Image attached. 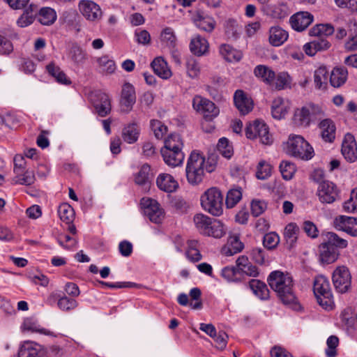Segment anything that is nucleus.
Instances as JSON below:
<instances>
[{"instance_id":"obj_30","label":"nucleus","mask_w":357,"mask_h":357,"mask_svg":"<svg viewBox=\"0 0 357 357\" xmlns=\"http://www.w3.org/2000/svg\"><path fill=\"white\" fill-rule=\"evenodd\" d=\"M220 54L228 62H238L242 58V53L231 46L222 44L219 48Z\"/></svg>"},{"instance_id":"obj_19","label":"nucleus","mask_w":357,"mask_h":357,"mask_svg":"<svg viewBox=\"0 0 357 357\" xmlns=\"http://www.w3.org/2000/svg\"><path fill=\"white\" fill-rule=\"evenodd\" d=\"M161 155L164 162L168 166L174 167L181 165L185 158V155L182 151L165 148L161 149Z\"/></svg>"},{"instance_id":"obj_7","label":"nucleus","mask_w":357,"mask_h":357,"mask_svg":"<svg viewBox=\"0 0 357 357\" xmlns=\"http://www.w3.org/2000/svg\"><path fill=\"white\" fill-rule=\"evenodd\" d=\"M192 107L201 113L206 121H211L219 114L220 110L215 105L208 99L196 96L192 100Z\"/></svg>"},{"instance_id":"obj_25","label":"nucleus","mask_w":357,"mask_h":357,"mask_svg":"<svg viewBox=\"0 0 357 357\" xmlns=\"http://www.w3.org/2000/svg\"><path fill=\"white\" fill-rule=\"evenodd\" d=\"M348 71L344 67H336L331 71L330 76L331 85L335 88L342 86L347 80Z\"/></svg>"},{"instance_id":"obj_31","label":"nucleus","mask_w":357,"mask_h":357,"mask_svg":"<svg viewBox=\"0 0 357 357\" xmlns=\"http://www.w3.org/2000/svg\"><path fill=\"white\" fill-rule=\"evenodd\" d=\"M225 34L228 39L236 40L241 32V26L234 19H228L224 23Z\"/></svg>"},{"instance_id":"obj_15","label":"nucleus","mask_w":357,"mask_h":357,"mask_svg":"<svg viewBox=\"0 0 357 357\" xmlns=\"http://www.w3.org/2000/svg\"><path fill=\"white\" fill-rule=\"evenodd\" d=\"M136 101L135 91L132 84L126 83L123 84L121 96V111L128 114L131 111Z\"/></svg>"},{"instance_id":"obj_44","label":"nucleus","mask_w":357,"mask_h":357,"mask_svg":"<svg viewBox=\"0 0 357 357\" xmlns=\"http://www.w3.org/2000/svg\"><path fill=\"white\" fill-rule=\"evenodd\" d=\"M328 70L325 66H320L314 73V81L316 88L324 89L327 86Z\"/></svg>"},{"instance_id":"obj_42","label":"nucleus","mask_w":357,"mask_h":357,"mask_svg":"<svg viewBox=\"0 0 357 357\" xmlns=\"http://www.w3.org/2000/svg\"><path fill=\"white\" fill-rule=\"evenodd\" d=\"M254 73L268 84H271L275 79V73L265 66H257L254 70Z\"/></svg>"},{"instance_id":"obj_33","label":"nucleus","mask_w":357,"mask_h":357,"mask_svg":"<svg viewBox=\"0 0 357 357\" xmlns=\"http://www.w3.org/2000/svg\"><path fill=\"white\" fill-rule=\"evenodd\" d=\"M320 259L321 262L331 264L337 259V253L334 248L331 247L324 241L320 245Z\"/></svg>"},{"instance_id":"obj_21","label":"nucleus","mask_w":357,"mask_h":357,"mask_svg":"<svg viewBox=\"0 0 357 357\" xmlns=\"http://www.w3.org/2000/svg\"><path fill=\"white\" fill-rule=\"evenodd\" d=\"M209 44L207 40L199 35L191 39L190 43V52L197 56L205 55L208 51Z\"/></svg>"},{"instance_id":"obj_47","label":"nucleus","mask_w":357,"mask_h":357,"mask_svg":"<svg viewBox=\"0 0 357 357\" xmlns=\"http://www.w3.org/2000/svg\"><path fill=\"white\" fill-rule=\"evenodd\" d=\"M183 147V143L181 136L178 134H171L165 140L163 148L182 151Z\"/></svg>"},{"instance_id":"obj_63","label":"nucleus","mask_w":357,"mask_h":357,"mask_svg":"<svg viewBox=\"0 0 357 357\" xmlns=\"http://www.w3.org/2000/svg\"><path fill=\"white\" fill-rule=\"evenodd\" d=\"M280 238L278 234L274 232L266 234L264 236L263 244L268 249L275 248L279 243Z\"/></svg>"},{"instance_id":"obj_29","label":"nucleus","mask_w":357,"mask_h":357,"mask_svg":"<svg viewBox=\"0 0 357 357\" xmlns=\"http://www.w3.org/2000/svg\"><path fill=\"white\" fill-rule=\"evenodd\" d=\"M250 289L253 294L261 300H266L269 298V290L267 285L256 279H252L249 282Z\"/></svg>"},{"instance_id":"obj_26","label":"nucleus","mask_w":357,"mask_h":357,"mask_svg":"<svg viewBox=\"0 0 357 357\" xmlns=\"http://www.w3.org/2000/svg\"><path fill=\"white\" fill-rule=\"evenodd\" d=\"M288 33L279 26H273L269 30V43L273 46H280L288 38Z\"/></svg>"},{"instance_id":"obj_32","label":"nucleus","mask_w":357,"mask_h":357,"mask_svg":"<svg viewBox=\"0 0 357 357\" xmlns=\"http://www.w3.org/2000/svg\"><path fill=\"white\" fill-rule=\"evenodd\" d=\"M154 73L162 79H167L172 75L166 61L161 57L155 58L151 63Z\"/></svg>"},{"instance_id":"obj_55","label":"nucleus","mask_w":357,"mask_h":357,"mask_svg":"<svg viewBox=\"0 0 357 357\" xmlns=\"http://www.w3.org/2000/svg\"><path fill=\"white\" fill-rule=\"evenodd\" d=\"M343 208L348 213L357 211V188L352 190L349 199L343 204Z\"/></svg>"},{"instance_id":"obj_22","label":"nucleus","mask_w":357,"mask_h":357,"mask_svg":"<svg viewBox=\"0 0 357 357\" xmlns=\"http://www.w3.org/2000/svg\"><path fill=\"white\" fill-rule=\"evenodd\" d=\"M289 109V102L282 98L278 97L272 102L271 114L275 119H281L287 114Z\"/></svg>"},{"instance_id":"obj_4","label":"nucleus","mask_w":357,"mask_h":357,"mask_svg":"<svg viewBox=\"0 0 357 357\" xmlns=\"http://www.w3.org/2000/svg\"><path fill=\"white\" fill-rule=\"evenodd\" d=\"M287 153L307 160L313 157L314 149L302 136L291 135L287 142Z\"/></svg>"},{"instance_id":"obj_60","label":"nucleus","mask_w":357,"mask_h":357,"mask_svg":"<svg viewBox=\"0 0 357 357\" xmlns=\"http://www.w3.org/2000/svg\"><path fill=\"white\" fill-rule=\"evenodd\" d=\"M339 343V339L335 335L330 336L326 342L327 349L326 350V354L328 357H335L337 355L336 347Z\"/></svg>"},{"instance_id":"obj_53","label":"nucleus","mask_w":357,"mask_h":357,"mask_svg":"<svg viewBox=\"0 0 357 357\" xmlns=\"http://www.w3.org/2000/svg\"><path fill=\"white\" fill-rule=\"evenodd\" d=\"M280 170L285 180H290L296 172V166L289 161H282L280 165Z\"/></svg>"},{"instance_id":"obj_28","label":"nucleus","mask_w":357,"mask_h":357,"mask_svg":"<svg viewBox=\"0 0 357 357\" xmlns=\"http://www.w3.org/2000/svg\"><path fill=\"white\" fill-rule=\"evenodd\" d=\"M139 135V128L135 123L126 125L122 130V138L128 144H133L137 141Z\"/></svg>"},{"instance_id":"obj_45","label":"nucleus","mask_w":357,"mask_h":357,"mask_svg":"<svg viewBox=\"0 0 357 357\" xmlns=\"http://www.w3.org/2000/svg\"><path fill=\"white\" fill-rule=\"evenodd\" d=\"M58 213L60 219L63 222H65L67 224L73 222L75 217V212L74 209L70 204L67 203L61 204L58 208Z\"/></svg>"},{"instance_id":"obj_51","label":"nucleus","mask_w":357,"mask_h":357,"mask_svg":"<svg viewBox=\"0 0 357 357\" xmlns=\"http://www.w3.org/2000/svg\"><path fill=\"white\" fill-rule=\"evenodd\" d=\"M242 192L241 188L231 189L228 191L225 204L227 208H233L241 199Z\"/></svg>"},{"instance_id":"obj_5","label":"nucleus","mask_w":357,"mask_h":357,"mask_svg":"<svg viewBox=\"0 0 357 357\" xmlns=\"http://www.w3.org/2000/svg\"><path fill=\"white\" fill-rule=\"evenodd\" d=\"M313 291L318 303L325 310H331L334 305L333 297L328 279L319 275L314 279Z\"/></svg>"},{"instance_id":"obj_14","label":"nucleus","mask_w":357,"mask_h":357,"mask_svg":"<svg viewBox=\"0 0 357 357\" xmlns=\"http://www.w3.org/2000/svg\"><path fill=\"white\" fill-rule=\"evenodd\" d=\"M79 8L84 17L91 22H97L102 17L100 6L89 0H83L79 4Z\"/></svg>"},{"instance_id":"obj_3","label":"nucleus","mask_w":357,"mask_h":357,"mask_svg":"<svg viewBox=\"0 0 357 357\" xmlns=\"http://www.w3.org/2000/svg\"><path fill=\"white\" fill-rule=\"evenodd\" d=\"M314 180L319 183L317 195L322 204H332L340 199V191L337 185L330 181H321L323 172L316 170L314 172Z\"/></svg>"},{"instance_id":"obj_40","label":"nucleus","mask_w":357,"mask_h":357,"mask_svg":"<svg viewBox=\"0 0 357 357\" xmlns=\"http://www.w3.org/2000/svg\"><path fill=\"white\" fill-rule=\"evenodd\" d=\"M324 241L331 247H336L341 249L347 247V241L333 232H326L324 234Z\"/></svg>"},{"instance_id":"obj_6","label":"nucleus","mask_w":357,"mask_h":357,"mask_svg":"<svg viewBox=\"0 0 357 357\" xmlns=\"http://www.w3.org/2000/svg\"><path fill=\"white\" fill-rule=\"evenodd\" d=\"M202 208L213 215L218 216L222 213L223 196L217 188L208 189L201 197Z\"/></svg>"},{"instance_id":"obj_38","label":"nucleus","mask_w":357,"mask_h":357,"mask_svg":"<svg viewBox=\"0 0 357 357\" xmlns=\"http://www.w3.org/2000/svg\"><path fill=\"white\" fill-rule=\"evenodd\" d=\"M35 181L36 177L33 171L26 168L24 169L22 173L15 174V177L13 178L14 183L24 185H31Z\"/></svg>"},{"instance_id":"obj_59","label":"nucleus","mask_w":357,"mask_h":357,"mask_svg":"<svg viewBox=\"0 0 357 357\" xmlns=\"http://www.w3.org/2000/svg\"><path fill=\"white\" fill-rule=\"evenodd\" d=\"M266 203L260 199H253L251 202V213L255 217L261 215L266 209Z\"/></svg>"},{"instance_id":"obj_62","label":"nucleus","mask_w":357,"mask_h":357,"mask_svg":"<svg viewBox=\"0 0 357 357\" xmlns=\"http://www.w3.org/2000/svg\"><path fill=\"white\" fill-rule=\"evenodd\" d=\"M57 305L61 310L68 311L75 308L77 303L75 300L64 296L59 298Z\"/></svg>"},{"instance_id":"obj_2","label":"nucleus","mask_w":357,"mask_h":357,"mask_svg":"<svg viewBox=\"0 0 357 357\" xmlns=\"http://www.w3.org/2000/svg\"><path fill=\"white\" fill-rule=\"evenodd\" d=\"M205 158L198 151H192L188 159L185 174L189 183H200L204 176Z\"/></svg>"},{"instance_id":"obj_8","label":"nucleus","mask_w":357,"mask_h":357,"mask_svg":"<svg viewBox=\"0 0 357 357\" xmlns=\"http://www.w3.org/2000/svg\"><path fill=\"white\" fill-rule=\"evenodd\" d=\"M245 135L249 139L259 138L264 144H269L272 142L268 126L259 120H256L247 126Z\"/></svg>"},{"instance_id":"obj_39","label":"nucleus","mask_w":357,"mask_h":357,"mask_svg":"<svg viewBox=\"0 0 357 357\" xmlns=\"http://www.w3.org/2000/svg\"><path fill=\"white\" fill-rule=\"evenodd\" d=\"M266 14L275 19H284L289 14V8L285 3H279L269 6L266 10Z\"/></svg>"},{"instance_id":"obj_35","label":"nucleus","mask_w":357,"mask_h":357,"mask_svg":"<svg viewBox=\"0 0 357 357\" xmlns=\"http://www.w3.org/2000/svg\"><path fill=\"white\" fill-rule=\"evenodd\" d=\"M194 21L197 28L208 33H211L214 30L216 24L215 21L213 17L209 16H203L201 15H197Z\"/></svg>"},{"instance_id":"obj_64","label":"nucleus","mask_w":357,"mask_h":357,"mask_svg":"<svg viewBox=\"0 0 357 357\" xmlns=\"http://www.w3.org/2000/svg\"><path fill=\"white\" fill-rule=\"evenodd\" d=\"M238 272L240 271L234 266H227L222 270L221 275L228 282H236V274Z\"/></svg>"},{"instance_id":"obj_34","label":"nucleus","mask_w":357,"mask_h":357,"mask_svg":"<svg viewBox=\"0 0 357 357\" xmlns=\"http://www.w3.org/2000/svg\"><path fill=\"white\" fill-rule=\"evenodd\" d=\"M208 232L206 236H212L215 238H220L227 233V228L225 225L219 220L213 218L208 227Z\"/></svg>"},{"instance_id":"obj_52","label":"nucleus","mask_w":357,"mask_h":357,"mask_svg":"<svg viewBox=\"0 0 357 357\" xmlns=\"http://www.w3.org/2000/svg\"><path fill=\"white\" fill-rule=\"evenodd\" d=\"M151 176V167L148 164H144L137 174L135 182L139 185H144L149 181Z\"/></svg>"},{"instance_id":"obj_57","label":"nucleus","mask_w":357,"mask_h":357,"mask_svg":"<svg viewBox=\"0 0 357 357\" xmlns=\"http://www.w3.org/2000/svg\"><path fill=\"white\" fill-rule=\"evenodd\" d=\"M289 82V76L286 73H280L277 77L275 76L273 82L271 83L273 87L278 90L283 89Z\"/></svg>"},{"instance_id":"obj_49","label":"nucleus","mask_w":357,"mask_h":357,"mask_svg":"<svg viewBox=\"0 0 357 357\" xmlns=\"http://www.w3.org/2000/svg\"><path fill=\"white\" fill-rule=\"evenodd\" d=\"M160 39L162 43L169 48H174L176 45V37L173 29L167 27L163 29L160 35Z\"/></svg>"},{"instance_id":"obj_43","label":"nucleus","mask_w":357,"mask_h":357,"mask_svg":"<svg viewBox=\"0 0 357 357\" xmlns=\"http://www.w3.org/2000/svg\"><path fill=\"white\" fill-rule=\"evenodd\" d=\"M68 56L71 61L77 64H82L86 59V53L77 44H73L70 47Z\"/></svg>"},{"instance_id":"obj_16","label":"nucleus","mask_w":357,"mask_h":357,"mask_svg":"<svg viewBox=\"0 0 357 357\" xmlns=\"http://www.w3.org/2000/svg\"><path fill=\"white\" fill-rule=\"evenodd\" d=\"M45 351L43 347L31 341L24 342L18 351V357H45Z\"/></svg>"},{"instance_id":"obj_18","label":"nucleus","mask_w":357,"mask_h":357,"mask_svg":"<svg viewBox=\"0 0 357 357\" xmlns=\"http://www.w3.org/2000/svg\"><path fill=\"white\" fill-rule=\"evenodd\" d=\"M313 15L305 11L298 12L290 18L291 27L298 31L307 29L313 21Z\"/></svg>"},{"instance_id":"obj_11","label":"nucleus","mask_w":357,"mask_h":357,"mask_svg":"<svg viewBox=\"0 0 357 357\" xmlns=\"http://www.w3.org/2000/svg\"><path fill=\"white\" fill-rule=\"evenodd\" d=\"M91 101L93 105L96 113L104 117L111 112V101L109 96L101 91H96L91 94Z\"/></svg>"},{"instance_id":"obj_9","label":"nucleus","mask_w":357,"mask_h":357,"mask_svg":"<svg viewBox=\"0 0 357 357\" xmlns=\"http://www.w3.org/2000/svg\"><path fill=\"white\" fill-rule=\"evenodd\" d=\"M322 113L319 106L309 105L295 111L293 121L296 126L307 127L310 125L312 116L320 115Z\"/></svg>"},{"instance_id":"obj_41","label":"nucleus","mask_w":357,"mask_h":357,"mask_svg":"<svg viewBox=\"0 0 357 357\" xmlns=\"http://www.w3.org/2000/svg\"><path fill=\"white\" fill-rule=\"evenodd\" d=\"M334 27L330 24H319L313 26L310 30V35L323 38L324 36H331L334 33Z\"/></svg>"},{"instance_id":"obj_50","label":"nucleus","mask_w":357,"mask_h":357,"mask_svg":"<svg viewBox=\"0 0 357 357\" xmlns=\"http://www.w3.org/2000/svg\"><path fill=\"white\" fill-rule=\"evenodd\" d=\"M352 221H356V218L340 215L335 219L334 225L336 229L348 234L349 231V227H351Z\"/></svg>"},{"instance_id":"obj_1","label":"nucleus","mask_w":357,"mask_h":357,"mask_svg":"<svg viewBox=\"0 0 357 357\" xmlns=\"http://www.w3.org/2000/svg\"><path fill=\"white\" fill-rule=\"evenodd\" d=\"M268 282L283 304L297 305V298L293 289V279L289 274L280 271H273L269 275Z\"/></svg>"},{"instance_id":"obj_61","label":"nucleus","mask_w":357,"mask_h":357,"mask_svg":"<svg viewBox=\"0 0 357 357\" xmlns=\"http://www.w3.org/2000/svg\"><path fill=\"white\" fill-rule=\"evenodd\" d=\"M187 73L191 78H196L199 74L200 68L195 59H190L186 62Z\"/></svg>"},{"instance_id":"obj_23","label":"nucleus","mask_w":357,"mask_h":357,"mask_svg":"<svg viewBox=\"0 0 357 357\" xmlns=\"http://www.w3.org/2000/svg\"><path fill=\"white\" fill-rule=\"evenodd\" d=\"M158 187L167 192H172L178 186L177 181L169 174H160L156 180Z\"/></svg>"},{"instance_id":"obj_17","label":"nucleus","mask_w":357,"mask_h":357,"mask_svg":"<svg viewBox=\"0 0 357 357\" xmlns=\"http://www.w3.org/2000/svg\"><path fill=\"white\" fill-rule=\"evenodd\" d=\"M148 204L144 207V213L149 220L155 223L160 224L165 218V211L160 207L159 203L154 199H149Z\"/></svg>"},{"instance_id":"obj_20","label":"nucleus","mask_w":357,"mask_h":357,"mask_svg":"<svg viewBox=\"0 0 357 357\" xmlns=\"http://www.w3.org/2000/svg\"><path fill=\"white\" fill-rule=\"evenodd\" d=\"M319 128L321 130V138L324 142H333L334 141L336 128L331 119H325L322 120L319 124Z\"/></svg>"},{"instance_id":"obj_36","label":"nucleus","mask_w":357,"mask_h":357,"mask_svg":"<svg viewBox=\"0 0 357 357\" xmlns=\"http://www.w3.org/2000/svg\"><path fill=\"white\" fill-rule=\"evenodd\" d=\"M227 248H224V252L227 256H231L234 254L240 252L244 248L243 243L239 240V237L236 235L230 236L227 241Z\"/></svg>"},{"instance_id":"obj_13","label":"nucleus","mask_w":357,"mask_h":357,"mask_svg":"<svg viewBox=\"0 0 357 357\" xmlns=\"http://www.w3.org/2000/svg\"><path fill=\"white\" fill-rule=\"evenodd\" d=\"M234 102L241 115L250 113L254 107L251 97L243 90H236L234 94Z\"/></svg>"},{"instance_id":"obj_37","label":"nucleus","mask_w":357,"mask_h":357,"mask_svg":"<svg viewBox=\"0 0 357 357\" xmlns=\"http://www.w3.org/2000/svg\"><path fill=\"white\" fill-rule=\"evenodd\" d=\"M213 219L203 213H197L194 216L193 221L199 232L206 236Z\"/></svg>"},{"instance_id":"obj_54","label":"nucleus","mask_w":357,"mask_h":357,"mask_svg":"<svg viewBox=\"0 0 357 357\" xmlns=\"http://www.w3.org/2000/svg\"><path fill=\"white\" fill-rule=\"evenodd\" d=\"M271 166L264 160L260 161L256 172L257 178L261 180H265L271 176Z\"/></svg>"},{"instance_id":"obj_10","label":"nucleus","mask_w":357,"mask_h":357,"mask_svg":"<svg viewBox=\"0 0 357 357\" xmlns=\"http://www.w3.org/2000/svg\"><path fill=\"white\" fill-rule=\"evenodd\" d=\"M332 279L335 289L340 293H345L351 286V274L348 268L344 266L336 268Z\"/></svg>"},{"instance_id":"obj_46","label":"nucleus","mask_w":357,"mask_h":357,"mask_svg":"<svg viewBox=\"0 0 357 357\" xmlns=\"http://www.w3.org/2000/svg\"><path fill=\"white\" fill-rule=\"evenodd\" d=\"M97 62L98 63L100 70L102 73L112 74L116 70L114 61L109 59L108 56L105 55L98 58Z\"/></svg>"},{"instance_id":"obj_58","label":"nucleus","mask_w":357,"mask_h":357,"mask_svg":"<svg viewBox=\"0 0 357 357\" xmlns=\"http://www.w3.org/2000/svg\"><path fill=\"white\" fill-rule=\"evenodd\" d=\"M22 328L23 331H31V332H39L40 333H43V334L47 335H52V332L47 331L46 329L38 328L37 324L36 323L33 322L29 319H26L24 320L22 326Z\"/></svg>"},{"instance_id":"obj_27","label":"nucleus","mask_w":357,"mask_h":357,"mask_svg":"<svg viewBox=\"0 0 357 357\" xmlns=\"http://www.w3.org/2000/svg\"><path fill=\"white\" fill-rule=\"evenodd\" d=\"M299 234L298 226L294 222L288 224L284 231V237L286 242V246L288 249H291L296 244Z\"/></svg>"},{"instance_id":"obj_24","label":"nucleus","mask_w":357,"mask_h":357,"mask_svg":"<svg viewBox=\"0 0 357 357\" xmlns=\"http://www.w3.org/2000/svg\"><path fill=\"white\" fill-rule=\"evenodd\" d=\"M56 18L54 9L50 7H43L39 9L36 20L44 26H50L55 22Z\"/></svg>"},{"instance_id":"obj_12","label":"nucleus","mask_w":357,"mask_h":357,"mask_svg":"<svg viewBox=\"0 0 357 357\" xmlns=\"http://www.w3.org/2000/svg\"><path fill=\"white\" fill-rule=\"evenodd\" d=\"M341 152L344 159L354 162L357 160V143L351 133H347L342 142Z\"/></svg>"},{"instance_id":"obj_56","label":"nucleus","mask_w":357,"mask_h":357,"mask_svg":"<svg viewBox=\"0 0 357 357\" xmlns=\"http://www.w3.org/2000/svg\"><path fill=\"white\" fill-rule=\"evenodd\" d=\"M151 127L157 139H161L167 131V127L158 120H152Z\"/></svg>"},{"instance_id":"obj_48","label":"nucleus","mask_w":357,"mask_h":357,"mask_svg":"<svg viewBox=\"0 0 357 357\" xmlns=\"http://www.w3.org/2000/svg\"><path fill=\"white\" fill-rule=\"evenodd\" d=\"M217 149L225 158L229 159L234 153L232 145L226 137L220 138L217 144Z\"/></svg>"}]
</instances>
